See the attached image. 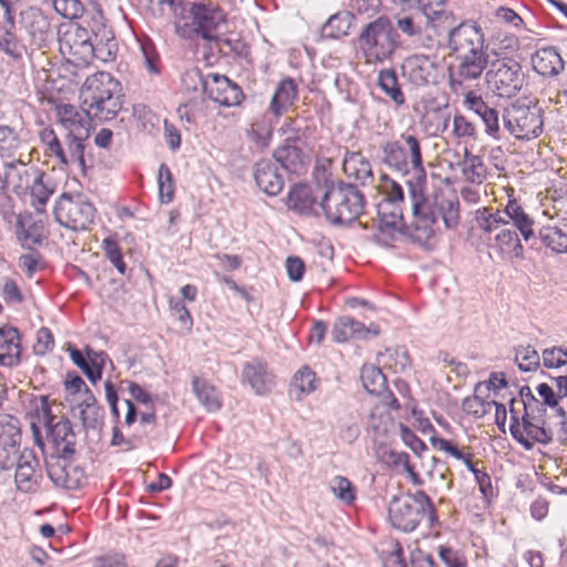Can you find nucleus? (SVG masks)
Segmentation results:
<instances>
[{
	"instance_id": "6e6d98bb",
	"label": "nucleus",
	"mask_w": 567,
	"mask_h": 567,
	"mask_svg": "<svg viewBox=\"0 0 567 567\" xmlns=\"http://www.w3.org/2000/svg\"><path fill=\"white\" fill-rule=\"evenodd\" d=\"M22 146L18 133L8 125H0V156L13 157Z\"/></svg>"
},
{
	"instance_id": "ddd939ff",
	"label": "nucleus",
	"mask_w": 567,
	"mask_h": 567,
	"mask_svg": "<svg viewBox=\"0 0 567 567\" xmlns=\"http://www.w3.org/2000/svg\"><path fill=\"white\" fill-rule=\"evenodd\" d=\"M59 48L68 62L78 68L87 66L94 59L92 35L78 23L66 25L59 38Z\"/></svg>"
},
{
	"instance_id": "680f3d73",
	"label": "nucleus",
	"mask_w": 567,
	"mask_h": 567,
	"mask_svg": "<svg viewBox=\"0 0 567 567\" xmlns=\"http://www.w3.org/2000/svg\"><path fill=\"white\" fill-rule=\"evenodd\" d=\"M339 436L347 443L354 442L360 435L357 417L349 413L338 420Z\"/></svg>"
},
{
	"instance_id": "e433bc0d",
	"label": "nucleus",
	"mask_w": 567,
	"mask_h": 567,
	"mask_svg": "<svg viewBox=\"0 0 567 567\" xmlns=\"http://www.w3.org/2000/svg\"><path fill=\"white\" fill-rule=\"evenodd\" d=\"M370 332L378 334V330H371V328H367L360 321L350 317H340L336 320L331 334L333 341L342 343L352 338H365Z\"/></svg>"
},
{
	"instance_id": "6ab92c4d",
	"label": "nucleus",
	"mask_w": 567,
	"mask_h": 567,
	"mask_svg": "<svg viewBox=\"0 0 567 567\" xmlns=\"http://www.w3.org/2000/svg\"><path fill=\"white\" fill-rule=\"evenodd\" d=\"M21 441V432L17 419L0 416V468H9L14 461Z\"/></svg>"
},
{
	"instance_id": "7ed1b4c3",
	"label": "nucleus",
	"mask_w": 567,
	"mask_h": 567,
	"mask_svg": "<svg viewBox=\"0 0 567 567\" xmlns=\"http://www.w3.org/2000/svg\"><path fill=\"white\" fill-rule=\"evenodd\" d=\"M512 436L526 450L534 443L548 444L553 433L546 426V405L534 396L528 386L520 389V399L509 401Z\"/></svg>"
},
{
	"instance_id": "3c124183",
	"label": "nucleus",
	"mask_w": 567,
	"mask_h": 567,
	"mask_svg": "<svg viewBox=\"0 0 567 567\" xmlns=\"http://www.w3.org/2000/svg\"><path fill=\"white\" fill-rule=\"evenodd\" d=\"M452 135L466 146L478 141V131L475 124L462 114L453 116Z\"/></svg>"
},
{
	"instance_id": "1a4fd4ad",
	"label": "nucleus",
	"mask_w": 567,
	"mask_h": 567,
	"mask_svg": "<svg viewBox=\"0 0 567 567\" xmlns=\"http://www.w3.org/2000/svg\"><path fill=\"white\" fill-rule=\"evenodd\" d=\"M486 81L497 96L513 97L523 89L525 74L515 59L496 54L487 69Z\"/></svg>"
},
{
	"instance_id": "412c9836",
	"label": "nucleus",
	"mask_w": 567,
	"mask_h": 567,
	"mask_svg": "<svg viewBox=\"0 0 567 567\" xmlns=\"http://www.w3.org/2000/svg\"><path fill=\"white\" fill-rule=\"evenodd\" d=\"M542 244L555 254H567V214L560 218L547 217L536 233Z\"/></svg>"
},
{
	"instance_id": "39448f33",
	"label": "nucleus",
	"mask_w": 567,
	"mask_h": 567,
	"mask_svg": "<svg viewBox=\"0 0 567 567\" xmlns=\"http://www.w3.org/2000/svg\"><path fill=\"white\" fill-rule=\"evenodd\" d=\"M86 116L99 122L113 120L122 109L121 84L109 72L87 76L80 91Z\"/></svg>"
},
{
	"instance_id": "a18cd8bd",
	"label": "nucleus",
	"mask_w": 567,
	"mask_h": 567,
	"mask_svg": "<svg viewBox=\"0 0 567 567\" xmlns=\"http://www.w3.org/2000/svg\"><path fill=\"white\" fill-rule=\"evenodd\" d=\"M475 221L477 228L485 235L496 234L506 226V221L503 219L499 209L492 207L478 208L475 212Z\"/></svg>"
},
{
	"instance_id": "dca6fc26",
	"label": "nucleus",
	"mask_w": 567,
	"mask_h": 567,
	"mask_svg": "<svg viewBox=\"0 0 567 567\" xmlns=\"http://www.w3.org/2000/svg\"><path fill=\"white\" fill-rule=\"evenodd\" d=\"M429 20V17H425L422 11L415 8L411 13L396 17V28L412 42L430 48L433 35H437L446 29L442 25L432 24Z\"/></svg>"
},
{
	"instance_id": "0e129e2a",
	"label": "nucleus",
	"mask_w": 567,
	"mask_h": 567,
	"mask_svg": "<svg viewBox=\"0 0 567 567\" xmlns=\"http://www.w3.org/2000/svg\"><path fill=\"white\" fill-rule=\"evenodd\" d=\"M542 360L547 369H559L567 365V350L561 347H551L543 350Z\"/></svg>"
},
{
	"instance_id": "13d9d810",
	"label": "nucleus",
	"mask_w": 567,
	"mask_h": 567,
	"mask_svg": "<svg viewBox=\"0 0 567 567\" xmlns=\"http://www.w3.org/2000/svg\"><path fill=\"white\" fill-rule=\"evenodd\" d=\"M515 361L522 371H535L540 364V355L530 344L519 346L515 350Z\"/></svg>"
},
{
	"instance_id": "774afa93",
	"label": "nucleus",
	"mask_w": 567,
	"mask_h": 567,
	"mask_svg": "<svg viewBox=\"0 0 567 567\" xmlns=\"http://www.w3.org/2000/svg\"><path fill=\"white\" fill-rule=\"evenodd\" d=\"M476 115L480 116L484 123L485 133L493 138H497L499 132V117L497 110L487 105Z\"/></svg>"
},
{
	"instance_id": "c9c22d12",
	"label": "nucleus",
	"mask_w": 567,
	"mask_h": 567,
	"mask_svg": "<svg viewBox=\"0 0 567 567\" xmlns=\"http://www.w3.org/2000/svg\"><path fill=\"white\" fill-rule=\"evenodd\" d=\"M31 174L33 176L28 189H30L33 198L32 205L39 213H42L49 198L55 190V184L50 176L45 175L40 169L33 171Z\"/></svg>"
},
{
	"instance_id": "cd10ccee",
	"label": "nucleus",
	"mask_w": 567,
	"mask_h": 567,
	"mask_svg": "<svg viewBox=\"0 0 567 567\" xmlns=\"http://www.w3.org/2000/svg\"><path fill=\"white\" fill-rule=\"evenodd\" d=\"M68 350L72 362L95 384L102 377V370L107 358L106 353L87 349L86 357H84L75 347L69 346Z\"/></svg>"
},
{
	"instance_id": "6e6552de",
	"label": "nucleus",
	"mask_w": 567,
	"mask_h": 567,
	"mask_svg": "<svg viewBox=\"0 0 567 567\" xmlns=\"http://www.w3.org/2000/svg\"><path fill=\"white\" fill-rule=\"evenodd\" d=\"M358 45L367 62L378 63L391 58L398 42L396 32L386 17H379L364 25L358 37Z\"/></svg>"
},
{
	"instance_id": "c03bdc74",
	"label": "nucleus",
	"mask_w": 567,
	"mask_h": 567,
	"mask_svg": "<svg viewBox=\"0 0 567 567\" xmlns=\"http://www.w3.org/2000/svg\"><path fill=\"white\" fill-rule=\"evenodd\" d=\"M193 392L199 403L208 412H217L221 408V398L217 389L207 380L195 377L192 380Z\"/></svg>"
},
{
	"instance_id": "7c9ffc66",
	"label": "nucleus",
	"mask_w": 567,
	"mask_h": 567,
	"mask_svg": "<svg viewBox=\"0 0 567 567\" xmlns=\"http://www.w3.org/2000/svg\"><path fill=\"white\" fill-rule=\"evenodd\" d=\"M254 176L257 186L269 196L278 195L284 188V178L276 163L269 159H260L256 163Z\"/></svg>"
},
{
	"instance_id": "49530a36",
	"label": "nucleus",
	"mask_w": 567,
	"mask_h": 567,
	"mask_svg": "<svg viewBox=\"0 0 567 567\" xmlns=\"http://www.w3.org/2000/svg\"><path fill=\"white\" fill-rule=\"evenodd\" d=\"M353 16L348 11H340L331 16L322 25L321 34L327 39H339L349 33Z\"/></svg>"
},
{
	"instance_id": "4be33fe9",
	"label": "nucleus",
	"mask_w": 567,
	"mask_h": 567,
	"mask_svg": "<svg viewBox=\"0 0 567 567\" xmlns=\"http://www.w3.org/2000/svg\"><path fill=\"white\" fill-rule=\"evenodd\" d=\"M53 416L48 417L45 425L48 427V439L55 447L59 456L68 457L74 453L75 434L71 422L65 417H59L54 422Z\"/></svg>"
},
{
	"instance_id": "864d4df0",
	"label": "nucleus",
	"mask_w": 567,
	"mask_h": 567,
	"mask_svg": "<svg viewBox=\"0 0 567 567\" xmlns=\"http://www.w3.org/2000/svg\"><path fill=\"white\" fill-rule=\"evenodd\" d=\"M332 494L343 504L351 505L357 498L354 485L344 476L337 475L329 483Z\"/></svg>"
},
{
	"instance_id": "79ce46f5",
	"label": "nucleus",
	"mask_w": 567,
	"mask_h": 567,
	"mask_svg": "<svg viewBox=\"0 0 567 567\" xmlns=\"http://www.w3.org/2000/svg\"><path fill=\"white\" fill-rule=\"evenodd\" d=\"M274 157L284 169L291 174H301L306 171V157L302 151L295 146L285 144L274 152Z\"/></svg>"
},
{
	"instance_id": "bb28decb",
	"label": "nucleus",
	"mask_w": 567,
	"mask_h": 567,
	"mask_svg": "<svg viewBox=\"0 0 567 567\" xmlns=\"http://www.w3.org/2000/svg\"><path fill=\"white\" fill-rule=\"evenodd\" d=\"M361 381L364 389L382 399V402L390 404L393 409H400V404L392 392L386 389V379L379 367L365 364L361 369Z\"/></svg>"
},
{
	"instance_id": "c85d7f7f",
	"label": "nucleus",
	"mask_w": 567,
	"mask_h": 567,
	"mask_svg": "<svg viewBox=\"0 0 567 567\" xmlns=\"http://www.w3.org/2000/svg\"><path fill=\"white\" fill-rule=\"evenodd\" d=\"M20 23L37 45L44 43L50 34V21L43 12L29 7L20 13Z\"/></svg>"
},
{
	"instance_id": "423d86ee",
	"label": "nucleus",
	"mask_w": 567,
	"mask_h": 567,
	"mask_svg": "<svg viewBox=\"0 0 567 567\" xmlns=\"http://www.w3.org/2000/svg\"><path fill=\"white\" fill-rule=\"evenodd\" d=\"M388 512L391 525L405 533L413 532L423 518L427 519L429 527L439 520L433 502L422 489L409 493L405 497L394 496Z\"/></svg>"
},
{
	"instance_id": "f704fd0d",
	"label": "nucleus",
	"mask_w": 567,
	"mask_h": 567,
	"mask_svg": "<svg viewBox=\"0 0 567 567\" xmlns=\"http://www.w3.org/2000/svg\"><path fill=\"white\" fill-rule=\"evenodd\" d=\"M342 166L344 174L361 185H367L373 179L370 162L359 152H347Z\"/></svg>"
},
{
	"instance_id": "473e14b6",
	"label": "nucleus",
	"mask_w": 567,
	"mask_h": 567,
	"mask_svg": "<svg viewBox=\"0 0 567 567\" xmlns=\"http://www.w3.org/2000/svg\"><path fill=\"white\" fill-rule=\"evenodd\" d=\"M298 99V85L291 78L284 79L277 85L269 104L270 113L279 118Z\"/></svg>"
},
{
	"instance_id": "a211bd4d",
	"label": "nucleus",
	"mask_w": 567,
	"mask_h": 567,
	"mask_svg": "<svg viewBox=\"0 0 567 567\" xmlns=\"http://www.w3.org/2000/svg\"><path fill=\"white\" fill-rule=\"evenodd\" d=\"M58 120L65 134L79 144L89 138L92 118L83 110L80 112L71 104H62L58 107Z\"/></svg>"
},
{
	"instance_id": "603ef678",
	"label": "nucleus",
	"mask_w": 567,
	"mask_h": 567,
	"mask_svg": "<svg viewBox=\"0 0 567 567\" xmlns=\"http://www.w3.org/2000/svg\"><path fill=\"white\" fill-rule=\"evenodd\" d=\"M292 391L298 392L297 399L310 394L317 389V379L315 372L309 367L300 368L293 375L291 382Z\"/></svg>"
},
{
	"instance_id": "e2e57ef3",
	"label": "nucleus",
	"mask_w": 567,
	"mask_h": 567,
	"mask_svg": "<svg viewBox=\"0 0 567 567\" xmlns=\"http://www.w3.org/2000/svg\"><path fill=\"white\" fill-rule=\"evenodd\" d=\"M102 248L110 262L117 269L121 275H124L126 265L123 260V256L117 241L112 237H107L102 241Z\"/></svg>"
},
{
	"instance_id": "72a5a7b5",
	"label": "nucleus",
	"mask_w": 567,
	"mask_h": 567,
	"mask_svg": "<svg viewBox=\"0 0 567 567\" xmlns=\"http://www.w3.org/2000/svg\"><path fill=\"white\" fill-rule=\"evenodd\" d=\"M287 206L300 215L316 214L317 196L312 187L306 184H297L292 186L288 193Z\"/></svg>"
},
{
	"instance_id": "f8f14e48",
	"label": "nucleus",
	"mask_w": 567,
	"mask_h": 567,
	"mask_svg": "<svg viewBox=\"0 0 567 567\" xmlns=\"http://www.w3.org/2000/svg\"><path fill=\"white\" fill-rule=\"evenodd\" d=\"M188 80L194 83L195 90L202 87L212 101L221 106H237L244 99L241 89L225 75L208 74L206 79H203L200 72L195 69L188 71L184 78L185 83Z\"/></svg>"
},
{
	"instance_id": "2f4dec72",
	"label": "nucleus",
	"mask_w": 567,
	"mask_h": 567,
	"mask_svg": "<svg viewBox=\"0 0 567 567\" xmlns=\"http://www.w3.org/2000/svg\"><path fill=\"white\" fill-rule=\"evenodd\" d=\"M21 348L19 331L13 327L0 328V365L12 368L20 363Z\"/></svg>"
},
{
	"instance_id": "0eeeda50",
	"label": "nucleus",
	"mask_w": 567,
	"mask_h": 567,
	"mask_svg": "<svg viewBox=\"0 0 567 567\" xmlns=\"http://www.w3.org/2000/svg\"><path fill=\"white\" fill-rule=\"evenodd\" d=\"M320 207L332 225H346L354 221L364 207V196L352 184L331 186L324 193Z\"/></svg>"
},
{
	"instance_id": "8fccbe9b",
	"label": "nucleus",
	"mask_w": 567,
	"mask_h": 567,
	"mask_svg": "<svg viewBox=\"0 0 567 567\" xmlns=\"http://www.w3.org/2000/svg\"><path fill=\"white\" fill-rule=\"evenodd\" d=\"M92 47L94 50V59L102 62H109L115 59L117 44L110 30H104L102 37L94 34V38H92Z\"/></svg>"
},
{
	"instance_id": "2eb2a0df",
	"label": "nucleus",
	"mask_w": 567,
	"mask_h": 567,
	"mask_svg": "<svg viewBox=\"0 0 567 567\" xmlns=\"http://www.w3.org/2000/svg\"><path fill=\"white\" fill-rule=\"evenodd\" d=\"M403 79L415 87L436 85L442 76L435 56L412 54L406 56L401 65Z\"/></svg>"
},
{
	"instance_id": "09e8293b",
	"label": "nucleus",
	"mask_w": 567,
	"mask_h": 567,
	"mask_svg": "<svg viewBox=\"0 0 567 567\" xmlns=\"http://www.w3.org/2000/svg\"><path fill=\"white\" fill-rule=\"evenodd\" d=\"M390 410L394 409L390 404L382 402V399H379V402L375 403L371 409L369 427L374 433L385 434L388 432L389 426L392 425V416L390 414Z\"/></svg>"
},
{
	"instance_id": "338daca9",
	"label": "nucleus",
	"mask_w": 567,
	"mask_h": 567,
	"mask_svg": "<svg viewBox=\"0 0 567 567\" xmlns=\"http://www.w3.org/2000/svg\"><path fill=\"white\" fill-rule=\"evenodd\" d=\"M56 13L65 19L80 18L84 11V7L80 0H51Z\"/></svg>"
},
{
	"instance_id": "4c0bfd02",
	"label": "nucleus",
	"mask_w": 567,
	"mask_h": 567,
	"mask_svg": "<svg viewBox=\"0 0 567 567\" xmlns=\"http://www.w3.org/2000/svg\"><path fill=\"white\" fill-rule=\"evenodd\" d=\"M3 169L8 187H12L16 190H25L29 188L33 176L31 172L38 168L28 167L27 163L19 158L18 161L6 162Z\"/></svg>"
},
{
	"instance_id": "bf43d9fd",
	"label": "nucleus",
	"mask_w": 567,
	"mask_h": 567,
	"mask_svg": "<svg viewBox=\"0 0 567 567\" xmlns=\"http://www.w3.org/2000/svg\"><path fill=\"white\" fill-rule=\"evenodd\" d=\"M158 194H159V200L163 204H168L174 198V183H173V175L171 173L169 167L166 164H161L158 168Z\"/></svg>"
},
{
	"instance_id": "20e7f679",
	"label": "nucleus",
	"mask_w": 567,
	"mask_h": 567,
	"mask_svg": "<svg viewBox=\"0 0 567 567\" xmlns=\"http://www.w3.org/2000/svg\"><path fill=\"white\" fill-rule=\"evenodd\" d=\"M175 29L185 39L217 41L227 20L225 11L212 1H178L175 7Z\"/></svg>"
},
{
	"instance_id": "a878e982",
	"label": "nucleus",
	"mask_w": 567,
	"mask_h": 567,
	"mask_svg": "<svg viewBox=\"0 0 567 567\" xmlns=\"http://www.w3.org/2000/svg\"><path fill=\"white\" fill-rule=\"evenodd\" d=\"M519 235L516 228L505 226L495 234L491 247L503 260L522 259L524 246Z\"/></svg>"
},
{
	"instance_id": "052dcab7",
	"label": "nucleus",
	"mask_w": 567,
	"mask_h": 567,
	"mask_svg": "<svg viewBox=\"0 0 567 567\" xmlns=\"http://www.w3.org/2000/svg\"><path fill=\"white\" fill-rule=\"evenodd\" d=\"M536 390L539 396L543 399L542 403H544V405L551 408L555 411L556 415L559 419L557 424L560 425L561 427H565L566 414L563 408L558 406V395L555 394L551 386H549L547 383H540Z\"/></svg>"
},
{
	"instance_id": "69168bd1",
	"label": "nucleus",
	"mask_w": 567,
	"mask_h": 567,
	"mask_svg": "<svg viewBox=\"0 0 567 567\" xmlns=\"http://www.w3.org/2000/svg\"><path fill=\"white\" fill-rule=\"evenodd\" d=\"M492 401L484 400L477 395L466 398L463 401V410L475 417H483L488 414L493 409Z\"/></svg>"
},
{
	"instance_id": "a19ab883",
	"label": "nucleus",
	"mask_w": 567,
	"mask_h": 567,
	"mask_svg": "<svg viewBox=\"0 0 567 567\" xmlns=\"http://www.w3.org/2000/svg\"><path fill=\"white\" fill-rule=\"evenodd\" d=\"M446 2L447 0H419L417 9L430 18V23L451 30L454 20L452 13L446 9Z\"/></svg>"
},
{
	"instance_id": "f3484780",
	"label": "nucleus",
	"mask_w": 567,
	"mask_h": 567,
	"mask_svg": "<svg viewBox=\"0 0 567 567\" xmlns=\"http://www.w3.org/2000/svg\"><path fill=\"white\" fill-rule=\"evenodd\" d=\"M19 0H0L3 10L0 18V50L12 59H21L25 52L24 44L16 34V6Z\"/></svg>"
},
{
	"instance_id": "58836bf2",
	"label": "nucleus",
	"mask_w": 567,
	"mask_h": 567,
	"mask_svg": "<svg viewBox=\"0 0 567 567\" xmlns=\"http://www.w3.org/2000/svg\"><path fill=\"white\" fill-rule=\"evenodd\" d=\"M534 70L543 76H554L564 69V61L554 48H544L533 55Z\"/></svg>"
},
{
	"instance_id": "de8ad7c7",
	"label": "nucleus",
	"mask_w": 567,
	"mask_h": 567,
	"mask_svg": "<svg viewBox=\"0 0 567 567\" xmlns=\"http://www.w3.org/2000/svg\"><path fill=\"white\" fill-rule=\"evenodd\" d=\"M378 84L396 106H402L405 103L404 94L399 85L396 73L393 69L381 70L378 76Z\"/></svg>"
},
{
	"instance_id": "c756f323",
	"label": "nucleus",
	"mask_w": 567,
	"mask_h": 567,
	"mask_svg": "<svg viewBox=\"0 0 567 567\" xmlns=\"http://www.w3.org/2000/svg\"><path fill=\"white\" fill-rule=\"evenodd\" d=\"M243 379L248 382L256 394L262 395L270 391L274 385V375L266 362L254 359L245 363Z\"/></svg>"
},
{
	"instance_id": "5fc2aeb1",
	"label": "nucleus",
	"mask_w": 567,
	"mask_h": 567,
	"mask_svg": "<svg viewBox=\"0 0 567 567\" xmlns=\"http://www.w3.org/2000/svg\"><path fill=\"white\" fill-rule=\"evenodd\" d=\"M274 131V124L266 117L256 118L247 132L248 137L259 147L269 144Z\"/></svg>"
},
{
	"instance_id": "4d7b16f0",
	"label": "nucleus",
	"mask_w": 567,
	"mask_h": 567,
	"mask_svg": "<svg viewBox=\"0 0 567 567\" xmlns=\"http://www.w3.org/2000/svg\"><path fill=\"white\" fill-rule=\"evenodd\" d=\"M379 363L393 372H400L410 367V357L405 350H386L379 354Z\"/></svg>"
},
{
	"instance_id": "b1692460",
	"label": "nucleus",
	"mask_w": 567,
	"mask_h": 567,
	"mask_svg": "<svg viewBox=\"0 0 567 567\" xmlns=\"http://www.w3.org/2000/svg\"><path fill=\"white\" fill-rule=\"evenodd\" d=\"M16 235L25 249H33L47 238L43 219H37L29 213L19 214L16 220Z\"/></svg>"
},
{
	"instance_id": "9d476101",
	"label": "nucleus",
	"mask_w": 567,
	"mask_h": 567,
	"mask_svg": "<svg viewBox=\"0 0 567 567\" xmlns=\"http://www.w3.org/2000/svg\"><path fill=\"white\" fill-rule=\"evenodd\" d=\"M94 216V205L82 193H63L54 207L55 220L72 230L87 229Z\"/></svg>"
},
{
	"instance_id": "f03ea898",
	"label": "nucleus",
	"mask_w": 567,
	"mask_h": 567,
	"mask_svg": "<svg viewBox=\"0 0 567 567\" xmlns=\"http://www.w3.org/2000/svg\"><path fill=\"white\" fill-rule=\"evenodd\" d=\"M485 39L476 24L461 23L449 31L447 48L456 55L457 62L449 68V86L452 92H464L488 69L489 54Z\"/></svg>"
},
{
	"instance_id": "4468645a",
	"label": "nucleus",
	"mask_w": 567,
	"mask_h": 567,
	"mask_svg": "<svg viewBox=\"0 0 567 567\" xmlns=\"http://www.w3.org/2000/svg\"><path fill=\"white\" fill-rule=\"evenodd\" d=\"M39 138L44 147V154L56 158L62 166L78 165L81 169L85 168L84 144L70 138L66 134L63 141L59 138L55 131L50 127H43L39 133Z\"/></svg>"
},
{
	"instance_id": "5701e85b",
	"label": "nucleus",
	"mask_w": 567,
	"mask_h": 567,
	"mask_svg": "<svg viewBox=\"0 0 567 567\" xmlns=\"http://www.w3.org/2000/svg\"><path fill=\"white\" fill-rule=\"evenodd\" d=\"M379 214V234L375 235L377 241L389 244L388 239L385 238L388 235L391 236L392 231H400L404 227H406L404 220H403V208L401 206H391L390 204H380L378 208ZM412 219L414 217L412 216ZM413 221V220H411ZM412 223L408 226V233L409 236L412 238L413 241L417 243L412 237Z\"/></svg>"
},
{
	"instance_id": "37998d69",
	"label": "nucleus",
	"mask_w": 567,
	"mask_h": 567,
	"mask_svg": "<svg viewBox=\"0 0 567 567\" xmlns=\"http://www.w3.org/2000/svg\"><path fill=\"white\" fill-rule=\"evenodd\" d=\"M427 203H430V202L427 200ZM429 205L435 215V220H437V215H441V217L447 228H452L457 225L460 215H458V200L455 196L435 197L434 207H432L431 204H429ZM435 224H436V221H434L433 226ZM433 234H435L434 229H433ZM432 236H434V235H432ZM432 238L433 237H431L426 243L422 244V246L427 245ZM419 244L421 245V243H419Z\"/></svg>"
},
{
	"instance_id": "aec40b11",
	"label": "nucleus",
	"mask_w": 567,
	"mask_h": 567,
	"mask_svg": "<svg viewBox=\"0 0 567 567\" xmlns=\"http://www.w3.org/2000/svg\"><path fill=\"white\" fill-rule=\"evenodd\" d=\"M498 209L506 221V226L516 228L525 241L536 237L535 221L517 198L508 195L506 204L501 205Z\"/></svg>"
},
{
	"instance_id": "ea45409f",
	"label": "nucleus",
	"mask_w": 567,
	"mask_h": 567,
	"mask_svg": "<svg viewBox=\"0 0 567 567\" xmlns=\"http://www.w3.org/2000/svg\"><path fill=\"white\" fill-rule=\"evenodd\" d=\"M463 178L471 184L481 185L487 177V167L483 158L473 154L467 146L464 148L463 159L458 164Z\"/></svg>"
},
{
	"instance_id": "9b49d317",
	"label": "nucleus",
	"mask_w": 567,
	"mask_h": 567,
	"mask_svg": "<svg viewBox=\"0 0 567 567\" xmlns=\"http://www.w3.org/2000/svg\"><path fill=\"white\" fill-rule=\"evenodd\" d=\"M503 122L506 130L518 140H532L543 133V113L537 105L515 102L505 109Z\"/></svg>"
},
{
	"instance_id": "393cba45",
	"label": "nucleus",
	"mask_w": 567,
	"mask_h": 567,
	"mask_svg": "<svg viewBox=\"0 0 567 567\" xmlns=\"http://www.w3.org/2000/svg\"><path fill=\"white\" fill-rule=\"evenodd\" d=\"M39 460L33 450L24 449L17 462L14 481L18 489L28 493L34 491L38 486Z\"/></svg>"
},
{
	"instance_id": "f257e3e1",
	"label": "nucleus",
	"mask_w": 567,
	"mask_h": 567,
	"mask_svg": "<svg viewBox=\"0 0 567 567\" xmlns=\"http://www.w3.org/2000/svg\"><path fill=\"white\" fill-rule=\"evenodd\" d=\"M381 161L388 168L403 176H411L405 184L414 217L412 237L421 244L426 243L433 235L435 215L425 197L427 175L421 138L406 131L395 140L383 142L381 145Z\"/></svg>"
}]
</instances>
